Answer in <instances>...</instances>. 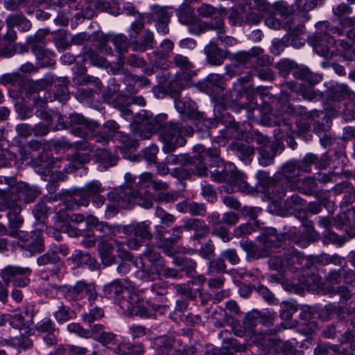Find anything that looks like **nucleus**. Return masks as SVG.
Listing matches in <instances>:
<instances>
[{
  "instance_id": "26",
  "label": "nucleus",
  "mask_w": 355,
  "mask_h": 355,
  "mask_svg": "<svg viewBox=\"0 0 355 355\" xmlns=\"http://www.w3.org/2000/svg\"><path fill=\"white\" fill-rule=\"evenodd\" d=\"M176 209L181 213H189L192 216H205L206 207L204 204L183 201L176 205Z\"/></svg>"
},
{
  "instance_id": "39",
  "label": "nucleus",
  "mask_w": 355,
  "mask_h": 355,
  "mask_svg": "<svg viewBox=\"0 0 355 355\" xmlns=\"http://www.w3.org/2000/svg\"><path fill=\"white\" fill-rule=\"evenodd\" d=\"M318 157L313 154L306 155L302 160L295 162L297 168V175L302 173H309L311 171V165L318 164Z\"/></svg>"
},
{
  "instance_id": "37",
  "label": "nucleus",
  "mask_w": 355,
  "mask_h": 355,
  "mask_svg": "<svg viewBox=\"0 0 355 355\" xmlns=\"http://www.w3.org/2000/svg\"><path fill=\"white\" fill-rule=\"evenodd\" d=\"M106 42H112L119 53L126 52L128 50V39L123 34L108 35L106 36Z\"/></svg>"
},
{
  "instance_id": "53",
  "label": "nucleus",
  "mask_w": 355,
  "mask_h": 355,
  "mask_svg": "<svg viewBox=\"0 0 355 355\" xmlns=\"http://www.w3.org/2000/svg\"><path fill=\"white\" fill-rule=\"evenodd\" d=\"M152 16L154 20L162 21L170 20V14L168 12L166 7H161L157 5L151 6Z\"/></svg>"
},
{
  "instance_id": "19",
  "label": "nucleus",
  "mask_w": 355,
  "mask_h": 355,
  "mask_svg": "<svg viewBox=\"0 0 355 355\" xmlns=\"http://www.w3.org/2000/svg\"><path fill=\"white\" fill-rule=\"evenodd\" d=\"M141 263V269L137 272L139 278L146 282L160 278L163 262L147 263L143 261Z\"/></svg>"
},
{
  "instance_id": "5",
  "label": "nucleus",
  "mask_w": 355,
  "mask_h": 355,
  "mask_svg": "<svg viewBox=\"0 0 355 355\" xmlns=\"http://www.w3.org/2000/svg\"><path fill=\"white\" fill-rule=\"evenodd\" d=\"M293 75L295 78L307 81L311 85L305 87H297L291 83H288L284 86L291 89V92H298L303 98L309 101L318 100L321 97V93L315 91L313 87V85L318 83L322 80L320 74H315L310 71L306 67L297 68L292 71Z\"/></svg>"
},
{
  "instance_id": "4",
  "label": "nucleus",
  "mask_w": 355,
  "mask_h": 355,
  "mask_svg": "<svg viewBox=\"0 0 355 355\" xmlns=\"http://www.w3.org/2000/svg\"><path fill=\"white\" fill-rule=\"evenodd\" d=\"M190 128H184L178 123H165L159 130V137L163 143L162 150L166 153H171L178 146L185 144L184 136L190 134Z\"/></svg>"
},
{
  "instance_id": "31",
  "label": "nucleus",
  "mask_w": 355,
  "mask_h": 355,
  "mask_svg": "<svg viewBox=\"0 0 355 355\" xmlns=\"http://www.w3.org/2000/svg\"><path fill=\"white\" fill-rule=\"evenodd\" d=\"M152 187L156 191H162L157 196V200L159 201L170 202L177 199L178 195L176 193L164 192L168 188V185L166 182L154 180Z\"/></svg>"
},
{
  "instance_id": "12",
  "label": "nucleus",
  "mask_w": 355,
  "mask_h": 355,
  "mask_svg": "<svg viewBox=\"0 0 355 355\" xmlns=\"http://www.w3.org/2000/svg\"><path fill=\"white\" fill-rule=\"evenodd\" d=\"M150 222L142 221L139 223H132L127 225L125 229L126 235L133 236V238L126 241V245L130 250H137L147 240L152 239L153 235L150 230Z\"/></svg>"
},
{
  "instance_id": "7",
  "label": "nucleus",
  "mask_w": 355,
  "mask_h": 355,
  "mask_svg": "<svg viewBox=\"0 0 355 355\" xmlns=\"http://www.w3.org/2000/svg\"><path fill=\"white\" fill-rule=\"evenodd\" d=\"M197 153L193 157V163L195 168L192 166L190 170L198 176L207 175L206 164L209 162L210 166H219L222 160L219 157V150L217 148H205L202 145H197L194 147Z\"/></svg>"
},
{
  "instance_id": "18",
  "label": "nucleus",
  "mask_w": 355,
  "mask_h": 355,
  "mask_svg": "<svg viewBox=\"0 0 355 355\" xmlns=\"http://www.w3.org/2000/svg\"><path fill=\"white\" fill-rule=\"evenodd\" d=\"M259 322V314L257 312H251L248 313L243 319V330H237L235 331V334L238 336H249L252 337L256 336V340L260 342L259 336L262 334L257 335V325ZM265 333L264 334H266Z\"/></svg>"
},
{
  "instance_id": "50",
  "label": "nucleus",
  "mask_w": 355,
  "mask_h": 355,
  "mask_svg": "<svg viewBox=\"0 0 355 355\" xmlns=\"http://www.w3.org/2000/svg\"><path fill=\"white\" fill-rule=\"evenodd\" d=\"M104 315L103 310L98 307L90 309L88 312L85 313L82 315L84 322L91 324L96 320H100Z\"/></svg>"
},
{
  "instance_id": "29",
  "label": "nucleus",
  "mask_w": 355,
  "mask_h": 355,
  "mask_svg": "<svg viewBox=\"0 0 355 355\" xmlns=\"http://www.w3.org/2000/svg\"><path fill=\"white\" fill-rule=\"evenodd\" d=\"M155 44V40L153 33L147 30L142 36L141 41L132 42V46L134 51L144 52L147 49H153Z\"/></svg>"
},
{
  "instance_id": "28",
  "label": "nucleus",
  "mask_w": 355,
  "mask_h": 355,
  "mask_svg": "<svg viewBox=\"0 0 355 355\" xmlns=\"http://www.w3.org/2000/svg\"><path fill=\"white\" fill-rule=\"evenodd\" d=\"M90 196L86 193L83 189L80 191L75 192L73 194L69 196L66 207L68 209H75L76 207L83 205L87 207L89 205Z\"/></svg>"
},
{
  "instance_id": "49",
  "label": "nucleus",
  "mask_w": 355,
  "mask_h": 355,
  "mask_svg": "<svg viewBox=\"0 0 355 355\" xmlns=\"http://www.w3.org/2000/svg\"><path fill=\"white\" fill-rule=\"evenodd\" d=\"M155 216L159 219L160 223L166 227H170L175 221V217L173 215L166 212L160 207H157Z\"/></svg>"
},
{
  "instance_id": "51",
  "label": "nucleus",
  "mask_w": 355,
  "mask_h": 355,
  "mask_svg": "<svg viewBox=\"0 0 355 355\" xmlns=\"http://www.w3.org/2000/svg\"><path fill=\"white\" fill-rule=\"evenodd\" d=\"M59 261V256L55 254L54 252H52L51 250H49L45 254L37 259V263L39 266H44L49 264L56 263Z\"/></svg>"
},
{
  "instance_id": "33",
  "label": "nucleus",
  "mask_w": 355,
  "mask_h": 355,
  "mask_svg": "<svg viewBox=\"0 0 355 355\" xmlns=\"http://www.w3.org/2000/svg\"><path fill=\"white\" fill-rule=\"evenodd\" d=\"M223 21L220 19H216L215 24H211V28L216 31L218 34V40L220 41V42L225 46H233L236 44V40L231 37L227 35H224L225 30L223 28Z\"/></svg>"
},
{
  "instance_id": "36",
  "label": "nucleus",
  "mask_w": 355,
  "mask_h": 355,
  "mask_svg": "<svg viewBox=\"0 0 355 355\" xmlns=\"http://www.w3.org/2000/svg\"><path fill=\"white\" fill-rule=\"evenodd\" d=\"M341 268L338 271L333 270L328 273L326 276V279L330 283L338 284L341 281V275H343L345 282L349 283L351 282V277L354 275L353 272L351 270H346L344 266Z\"/></svg>"
},
{
  "instance_id": "9",
  "label": "nucleus",
  "mask_w": 355,
  "mask_h": 355,
  "mask_svg": "<svg viewBox=\"0 0 355 355\" xmlns=\"http://www.w3.org/2000/svg\"><path fill=\"white\" fill-rule=\"evenodd\" d=\"M8 210L7 217L8 220V235L16 238L19 236V229L24 223V218L21 216V208L17 203V198L11 196H4L0 199V210Z\"/></svg>"
},
{
  "instance_id": "63",
  "label": "nucleus",
  "mask_w": 355,
  "mask_h": 355,
  "mask_svg": "<svg viewBox=\"0 0 355 355\" xmlns=\"http://www.w3.org/2000/svg\"><path fill=\"white\" fill-rule=\"evenodd\" d=\"M323 241L326 244L332 243L341 245L345 243V240L343 237L338 236L333 232L327 231L324 234Z\"/></svg>"
},
{
  "instance_id": "42",
  "label": "nucleus",
  "mask_w": 355,
  "mask_h": 355,
  "mask_svg": "<svg viewBox=\"0 0 355 355\" xmlns=\"http://www.w3.org/2000/svg\"><path fill=\"white\" fill-rule=\"evenodd\" d=\"M55 98L61 103H64L69 98V90L67 87V80L60 78L55 85Z\"/></svg>"
},
{
  "instance_id": "22",
  "label": "nucleus",
  "mask_w": 355,
  "mask_h": 355,
  "mask_svg": "<svg viewBox=\"0 0 355 355\" xmlns=\"http://www.w3.org/2000/svg\"><path fill=\"white\" fill-rule=\"evenodd\" d=\"M184 229L193 230L195 234L191 237L193 239H199L207 236L209 233L208 226L205 221L198 218H189L184 220Z\"/></svg>"
},
{
  "instance_id": "57",
  "label": "nucleus",
  "mask_w": 355,
  "mask_h": 355,
  "mask_svg": "<svg viewBox=\"0 0 355 355\" xmlns=\"http://www.w3.org/2000/svg\"><path fill=\"white\" fill-rule=\"evenodd\" d=\"M97 156L99 157L100 161L105 164L106 166H112L116 164L117 157L107 150H99Z\"/></svg>"
},
{
  "instance_id": "34",
  "label": "nucleus",
  "mask_w": 355,
  "mask_h": 355,
  "mask_svg": "<svg viewBox=\"0 0 355 355\" xmlns=\"http://www.w3.org/2000/svg\"><path fill=\"white\" fill-rule=\"evenodd\" d=\"M70 259L76 267L92 266L94 264V259L90 254L81 250H75Z\"/></svg>"
},
{
  "instance_id": "54",
  "label": "nucleus",
  "mask_w": 355,
  "mask_h": 355,
  "mask_svg": "<svg viewBox=\"0 0 355 355\" xmlns=\"http://www.w3.org/2000/svg\"><path fill=\"white\" fill-rule=\"evenodd\" d=\"M179 21L183 24H187L191 21L192 11L189 6L182 5L177 10Z\"/></svg>"
},
{
  "instance_id": "43",
  "label": "nucleus",
  "mask_w": 355,
  "mask_h": 355,
  "mask_svg": "<svg viewBox=\"0 0 355 355\" xmlns=\"http://www.w3.org/2000/svg\"><path fill=\"white\" fill-rule=\"evenodd\" d=\"M141 263L143 261L148 263H155V262H164L162 259L159 253L156 250L155 247L153 245H147L145 252L142 254L141 258Z\"/></svg>"
},
{
  "instance_id": "56",
  "label": "nucleus",
  "mask_w": 355,
  "mask_h": 355,
  "mask_svg": "<svg viewBox=\"0 0 355 355\" xmlns=\"http://www.w3.org/2000/svg\"><path fill=\"white\" fill-rule=\"evenodd\" d=\"M161 51H154V54L161 58H166L169 56V54L174 48L173 42L169 39L164 40L160 44Z\"/></svg>"
},
{
  "instance_id": "47",
  "label": "nucleus",
  "mask_w": 355,
  "mask_h": 355,
  "mask_svg": "<svg viewBox=\"0 0 355 355\" xmlns=\"http://www.w3.org/2000/svg\"><path fill=\"white\" fill-rule=\"evenodd\" d=\"M318 261L322 265H329L333 263L336 266H344L346 264L345 259L337 254L332 256L328 254H322L318 257Z\"/></svg>"
},
{
  "instance_id": "41",
  "label": "nucleus",
  "mask_w": 355,
  "mask_h": 355,
  "mask_svg": "<svg viewBox=\"0 0 355 355\" xmlns=\"http://www.w3.org/2000/svg\"><path fill=\"white\" fill-rule=\"evenodd\" d=\"M183 228L184 226H175L171 230L172 232V236L165 241L166 247L164 248L165 253L168 256H172L174 250L171 247L168 245H172L173 243H176L178 239H180Z\"/></svg>"
},
{
  "instance_id": "15",
  "label": "nucleus",
  "mask_w": 355,
  "mask_h": 355,
  "mask_svg": "<svg viewBox=\"0 0 355 355\" xmlns=\"http://www.w3.org/2000/svg\"><path fill=\"white\" fill-rule=\"evenodd\" d=\"M40 193V191L37 187L31 186L25 182H19L12 189L11 193L6 196H13L17 198V202L23 200L26 203H29L33 202Z\"/></svg>"
},
{
  "instance_id": "1",
  "label": "nucleus",
  "mask_w": 355,
  "mask_h": 355,
  "mask_svg": "<svg viewBox=\"0 0 355 355\" xmlns=\"http://www.w3.org/2000/svg\"><path fill=\"white\" fill-rule=\"evenodd\" d=\"M313 230L312 223L310 221H306L302 230L298 232L295 227H293L286 233L277 234L275 229L268 228L259 236V246L252 243L243 242H241V245L255 259L266 257L270 256L272 252H277L286 241V237L296 244L304 245L306 241L310 239Z\"/></svg>"
},
{
  "instance_id": "27",
  "label": "nucleus",
  "mask_w": 355,
  "mask_h": 355,
  "mask_svg": "<svg viewBox=\"0 0 355 355\" xmlns=\"http://www.w3.org/2000/svg\"><path fill=\"white\" fill-rule=\"evenodd\" d=\"M293 189L298 190L306 195H311L315 192L317 184L315 180L311 178H306L293 180L291 184Z\"/></svg>"
},
{
  "instance_id": "59",
  "label": "nucleus",
  "mask_w": 355,
  "mask_h": 355,
  "mask_svg": "<svg viewBox=\"0 0 355 355\" xmlns=\"http://www.w3.org/2000/svg\"><path fill=\"white\" fill-rule=\"evenodd\" d=\"M67 330L84 338H91L89 329L83 328L79 323L72 322L67 325Z\"/></svg>"
},
{
  "instance_id": "61",
  "label": "nucleus",
  "mask_w": 355,
  "mask_h": 355,
  "mask_svg": "<svg viewBox=\"0 0 355 355\" xmlns=\"http://www.w3.org/2000/svg\"><path fill=\"white\" fill-rule=\"evenodd\" d=\"M96 8L100 11L107 12L113 15L121 14L120 9L116 6H111L110 3L105 1H98L96 3Z\"/></svg>"
},
{
  "instance_id": "10",
  "label": "nucleus",
  "mask_w": 355,
  "mask_h": 355,
  "mask_svg": "<svg viewBox=\"0 0 355 355\" xmlns=\"http://www.w3.org/2000/svg\"><path fill=\"white\" fill-rule=\"evenodd\" d=\"M58 290L69 301H79L87 297L92 304L98 297L95 285L84 280L77 282L73 286H59Z\"/></svg>"
},
{
  "instance_id": "55",
  "label": "nucleus",
  "mask_w": 355,
  "mask_h": 355,
  "mask_svg": "<svg viewBox=\"0 0 355 355\" xmlns=\"http://www.w3.org/2000/svg\"><path fill=\"white\" fill-rule=\"evenodd\" d=\"M280 315L283 319L289 320L293 314L297 311V306L290 302H283L281 305Z\"/></svg>"
},
{
  "instance_id": "46",
  "label": "nucleus",
  "mask_w": 355,
  "mask_h": 355,
  "mask_svg": "<svg viewBox=\"0 0 355 355\" xmlns=\"http://www.w3.org/2000/svg\"><path fill=\"white\" fill-rule=\"evenodd\" d=\"M144 20L145 18L144 15H140L136 20L131 24L128 31L130 39H136L140 34L144 26Z\"/></svg>"
},
{
  "instance_id": "64",
  "label": "nucleus",
  "mask_w": 355,
  "mask_h": 355,
  "mask_svg": "<svg viewBox=\"0 0 355 355\" xmlns=\"http://www.w3.org/2000/svg\"><path fill=\"white\" fill-rule=\"evenodd\" d=\"M38 331L51 334L55 331L54 324L51 319L45 318L36 325Z\"/></svg>"
},
{
  "instance_id": "23",
  "label": "nucleus",
  "mask_w": 355,
  "mask_h": 355,
  "mask_svg": "<svg viewBox=\"0 0 355 355\" xmlns=\"http://www.w3.org/2000/svg\"><path fill=\"white\" fill-rule=\"evenodd\" d=\"M130 283L126 279H115L104 286L105 295L109 298L115 297L128 291Z\"/></svg>"
},
{
  "instance_id": "20",
  "label": "nucleus",
  "mask_w": 355,
  "mask_h": 355,
  "mask_svg": "<svg viewBox=\"0 0 355 355\" xmlns=\"http://www.w3.org/2000/svg\"><path fill=\"white\" fill-rule=\"evenodd\" d=\"M228 170L230 171L228 182L232 186V191H246L248 189V184L245 180V175L241 171L237 170L233 164H228Z\"/></svg>"
},
{
  "instance_id": "40",
  "label": "nucleus",
  "mask_w": 355,
  "mask_h": 355,
  "mask_svg": "<svg viewBox=\"0 0 355 355\" xmlns=\"http://www.w3.org/2000/svg\"><path fill=\"white\" fill-rule=\"evenodd\" d=\"M8 322L12 327L20 330L24 329L25 333L28 332L31 325L30 322L26 321L21 313L8 315Z\"/></svg>"
},
{
  "instance_id": "24",
  "label": "nucleus",
  "mask_w": 355,
  "mask_h": 355,
  "mask_svg": "<svg viewBox=\"0 0 355 355\" xmlns=\"http://www.w3.org/2000/svg\"><path fill=\"white\" fill-rule=\"evenodd\" d=\"M175 107L179 113L184 114L189 118H194L198 116L196 112V105L194 101L188 98L175 99Z\"/></svg>"
},
{
  "instance_id": "11",
  "label": "nucleus",
  "mask_w": 355,
  "mask_h": 355,
  "mask_svg": "<svg viewBox=\"0 0 355 355\" xmlns=\"http://www.w3.org/2000/svg\"><path fill=\"white\" fill-rule=\"evenodd\" d=\"M119 128L118 123L112 120L106 121L103 125L104 131H105V132L110 135L111 137H114L121 141V150H122L123 148H136L139 146L137 138L146 139H149L151 135L150 131H139L138 132L133 133L132 135H126L119 131Z\"/></svg>"
},
{
  "instance_id": "38",
  "label": "nucleus",
  "mask_w": 355,
  "mask_h": 355,
  "mask_svg": "<svg viewBox=\"0 0 355 355\" xmlns=\"http://www.w3.org/2000/svg\"><path fill=\"white\" fill-rule=\"evenodd\" d=\"M236 155L243 162H248L254 155V148L246 143L236 142L234 144Z\"/></svg>"
},
{
  "instance_id": "14",
  "label": "nucleus",
  "mask_w": 355,
  "mask_h": 355,
  "mask_svg": "<svg viewBox=\"0 0 355 355\" xmlns=\"http://www.w3.org/2000/svg\"><path fill=\"white\" fill-rule=\"evenodd\" d=\"M31 272V269L28 267L8 266L0 271V277L6 286L13 282L14 286L24 288L30 283V279L27 277Z\"/></svg>"
},
{
  "instance_id": "16",
  "label": "nucleus",
  "mask_w": 355,
  "mask_h": 355,
  "mask_svg": "<svg viewBox=\"0 0 355 355\" xmlns=\"http://www.w3.org/2000/svg\"><path fill=\"white\" fill-rule=\"evenodd\" d=\"M284 258L282 256H274L269 259L268 265L270 269L274 270H284L286 268L298 263L300 256L295 250L289 249L284 254Z\"/></svg>"
},
{
  "instance_id": "3",
  "label": "nucleus",
  "mask_w": 355,
  "mask_h": 355,
  "mask_svg": "<svg viewBox=\"0 0 355 355\" xmlns=\"http://www.w3.org/2000/svg\"><path fill=\"white\" fill-rule=\"evenodd\" d=\"M342 35L343 31L338 27L330 25L328 21L319 23L317 32L309 37V42L315 51L322 57H328L331 49L337 44L334 35Z\"/></svg>"
},
{
  "instance_id": "25",
  "label": "nucleus",
  "mask_w": 355,
  "mask_h": 355,
  "mask_svg": "<svg viewBox=\"0 0 355 355\" xmlns=\"http://www.w3.org/2000/svg\"><path fill=\"white\" fill-rule=\"evenodd\" d=\"M353 92L345 84H333L329 88L328 96L332 101H340L346 98H351Z\"/></svg>"
},
{
  "instance_id": "17",
  "label": "nucleus",
  "mask_w": 355,
  "mask_h": 355,
  "mask_svg": "<svg viewBox=\"0 0 355 355\" xmlns=\"http://www.w3.org/2000/svg\"><path fill=\"white\" fill-rule=\"evenodd\" d=\"M253 139L258 144H261L259 163L263 166H268L272 164L275 156V152L270 144L269 138L261 133H256Z\"/></svg>"
},
{
  "instance_id": "58",
  "label": "nucleus",
  "mask_w": 355,
  "mask_h": 355,
  "mask_svg": "<svg viewBox=\"0 0 355 355\" xmlns=\"http://www.w3.org/2000/svg\"><path fill=\"white\" fill-rule=\"evenodd\" d=\"M207 86L208 87H216L220 89H224L225 81L223 77L217 73L209 74L207 77Z\"/></svg>"
},
{
  "instance_id": "2",
  "label": "nucleus",
  "mask_w": 355,
  "mask_h": 355,
  "mask_svg": "<svg viewBox=\"0 0 355 355\" xmlns=\"http://www.w3.org/2000/svg\"><path fill=\"white\" fill-rule=\"evenodd\" d=\"M138 189L135 178L130 173L125 175L124 184L118 190L108 193V199L118 203L119 206L128 207L133 202L144 208L149 209L153 206V200L149 193Z\"/></svg>"
},
{
  "instance_id": "8",
  "label": "nucleus",
  "mask_w": 355,
  "mask_h": 355,
  "mask_svg": "<svg viewBox=\"0 0 355 355\" xmlns=\"http://www.w3.org/2000/svg\"><path fill=\"white\" fill-rule=\"evenodd\" d=\"M54 118H58V128H70L73 135L82 138L89 137V132H93L98 127L95 122L88 121L79 114H71L66 121L64 116L58 114H55Z\"/></svg>"
},
{
  "instance_id": "35",
  "label": "nucleus",
  "mask_w": 355,
  "mask_h": 355,
  "mask_svg": "<svg viewBox=\"0 0 355 355\" xmlns=\"http://www.w3.org/2000/svg\"><path fill=\"white\" fill-rule=\"evenodd\" d=\"M330 351L332 355H347V349L343 346L330 343L318 346L314 352L315 355H327Z\"/></svg>"
},
{
  "instance_id": "60",
  "label": "nucleus",
  "mask_w": 355,
  "mask_h": 355,
  "mask_svg": "<svg viewBox=\"0 0 355 355\" xmlns=\"http://www.w3.org/2000/svg\"><path fill=\"white\" fill-rule=\"evenodd\" d=\"M84 191L87 193L90 196H94L100 194L103 191L101 184L98 180H92L85 184L83 187Z\"/></svg>"
},
{
  "instance_id": "32",
  "label": "nucleus",
  "mask_w": 355,
  "mask_h": 355,
  "mask_svg": "<svg viewBox=\"0 0 355 355\" xmlns=\"http://www.w3.org/2000/svg\"><path fill=\"white\" fill-rule=\"evenodd\" d=\"M114 352L119 355H139L143 352V346L141 344L122 342L118 344Z\"/></svg>"
},
{
  "instance_id": "62",
  "label": "nucleus",
  "mask_w": 355,
  "mask_h": 355,
  "mask_svg": "<svg viewBox=\"0 0 355 355\" xmlns=\"http://www.w3.org/2000/svg\"><path fill=\"white\" fill-rule=\"evenodd\" d=\"M59 351L62 355H85L87 349L74 345H67L59 348Z\"/></svg>"
},
{
  "instance_id": "30",
  "label": "nucleus",
  "mask_w": 355,
  "mask_h": 355,
  "mask_svg": "<svg viewBox=\"0 0 355 355\" xmlns=\"http://www.w3.org/2000/svg\"><path fill=\"white\" fill-rule=\"evenodd\" d=\"M205 53L209 64L216 66L223 64L224 57L222 55L218 48L215 44L210 42L207 46H206L205 48Z\"/></svg>"
},
{
  "instance_id": "21",
  "label": "nucleus",
  "mask_w": 355,
  "mask_h": 355,
  "mask_svg": "<svg viewBox=\"0 0 355 355\" xmlns=\"http://www.w3.org/2000/svg\"><path fill=\"white\" fill-rule=\"evenodd\" d=\"M21 247L31 255L42 252L45 248L41 232L37 230L33 231L30 238L23 241Z\"/></svg>"
},
{
  "instance_id": "44",
  "label": "nucleus",
  "mask_w": 355,
  "mask_h": 355,
  "mask_svg": "<svg viewBox=\"0 0 355 355\" xmlns=\"http://www.w3.org/2000/svg\"><path fill=\"white\" fill-rule=\"evenodd\" d=\"M343 311V308L340 306L329 304L324 306L320 311V317L323 320H329L334 315H339Z\"/></svg>"
},
{
  "instance_id": "52",
  "label": "nucleus",
  "mask_w": 355,
  "mask_h": 355,
  "mask_svg": "<svg viewBox=\"0 0 355 355\" xmlns=\"http://www.w3.org/2000/svg\"><path fill=\"white\" fill-rule=\"evenodd\" d=\"M173 62L177 67L182 70H190L193 67V64L189 59L182 54L175 55Z\"/></svg>"
},
{
  "instance_id": "48",
  "label": "nucleus",
  "mask_w": 355,
  "mask_h": 355,
  "mask_svg": "<svg viewBox=\"0 0 355 355\" xmlns=\"http://www.w3.org/2000/svg\"><path fill=\"white\" fill-rule=\"evenodd\" d=\"M85 59H88L93 65L103 68L108 67L107 61L94 50H88Z\"/></svg>"
},
{
  "instance_id": "13",
  "label": "nucleus",
  "mask_w": 355,
  "mask_h": 355,
  "mask_svg": "<svg viewBox=\"0 0 355 355\" xmlns=\"http://www.w3.org/2000/svg\"><path fill=\"white\" fill-rule=\"evenodd\" d=\"M260 344L268 352L273 351V355H303L304 352L294 347L289 341L282 342L269 334H261Z\"/></svg>"
},
{
  "instance_id": "45",
  "label": "nucleus",
  "mask_w": 355,
  "mask_h": 355,
  "mask_svg": "<svg viewBox=\"0 0 355 355\" xmlns=\"http://www.w3.org/2000/svg\"><path fill=\"white\" fill-rule=\"evenodd\" d=\"M54 318L58 323H64L73 318V312L69 306L61 304L54 312Z\"/></svg>"
},
{
  "instance_id": "6",
  "label": "nucleus",
  "mask_w": 355,
  "mask_h": 355,
  "mask_svg": "<svg viewBox=\"0 0 355 355\" xmlns=\"http://www.w3.org/2000/svg\"><path fill=\"white\" fill-rule=\"evenodd\" d=\"M127 302L128 303V311L132 315L139 316L140 318H149L155 315L156 307L154 305L144 302V293L142 291L138 290L130 285L128 291Z\"/></svg>"
}]
</instances>
